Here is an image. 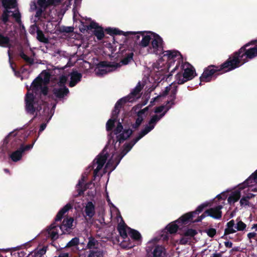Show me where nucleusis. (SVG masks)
Masks as SVG:
<instances>
[{
  "mask_svg": "<svg viewBox=\"0 0 257 257\" xmlns=\"http://www.w3.org/2000/svg\"><path fill=\"white\" fill-rule=\"evenodd\" d=\"M72 208V205L70 203H67L59 211L55 217V222L43 232L47 237L51 238V240L54 241L58 238L59 229L61 230L62 234H64L73 229L74 219L71 217L64 219L61 225L56 224V222L60 221L65 214Z\"/></svg>",
  "mask_w": 257,
  "mask_h": 257,
  "instance_id": "obj_1",
  "label": "nucleus"
},
{
  "mask_svg": "<svg viewBox=\"0 0 257 257\" xmlns=\"http://www.w3.org/2000/svg\"><path fill=\"white\" fill-rule=\"evenodd\" d=\"M43 79L40 76L37 77L32 82L31 88L33 92L37 94V92L43 86ZM26 110L30 114H34L36 112V117L37 113L42 109V104L45 103L43 100L39 101L36 99L33 93L28 92L25 97Z\"/></svg>",
  "mask_w": 257,
  "mask_h": 257,
  "instance_id": "obj_2",
  "label": "nucleus"
},
{
  "mask_svg": "<svg viewBox=\"0 0 257 257\" xmlns=\"http://www.w3.org/2000/svg\"><path fill=\"white\" fill-rule=\"evenodd\" d=\"M253 44L252 41L246 43L229 56L228 59L233 69L238 68L248 62V60H251L257 56V46L247 48L250 45Z\"/></svg>",
  "mask_w": 257,
  "mask_h": 257,
  "instance_id": "obj_3",
  "label": "nucleus"
},
{
  "mask_svg": "<svg viewBox=\"0 0 257 257\" xmlns=\"http://www.w3.org/2000/svg\"><path fill=\"white\" fill-rule=\"evenodd\" d=\"M233 70L234 69L231 63L228 58L220 65H209L204 69L202 74L200 77L199 85H201L202 82H210L214 75H219Z\"/></svg>",
  "mask_w": 257,
  "mask_h": 257,
  "instance_id": "obj_4",
  "label": "nucleus"
},
{
  "mask_svg": "<svg viewBox=\"0 0 257 257\" xmlns=\"http://www.w3.org/2000/svg\"><path fill=\"white\" fill-rule=\"evenodd\" d=\"M133 131L130 128H125L123 129L121 123L118 122L116 127L113 131L110 133V137L108 142L112 143L114 146L115 150H117L116 143H119L117 148L119 147L120 144L123 143L125 140H127L133 134Z\"/></svg>",
  "mask_w": 257,
  "mask_h": 257,
  "instance_id": "obj_5",
  "label": "nucleus"
},
{
  "mask_svg": "<svg viewBox=\"0 0 257 257\" xmlns=\"http://www.w3.org/2000/svg\"><path fill=\"white\" fill-rule=\"evenodd\" d=\"M183 72H178L175 75L176 81L178 84H183L184 83L192 80L196 75L194 67L188 63L181 65Z\"/></svg>",
  "mask_w": 257,
  "mask_h": 257,
  "instance_id": "obj_6",
  "label": "nucleus"
},
{
  "mask_svg": "<svg viewBox=\"0 0 257 257\" xmlns=\"http://www.w3.org/2000/svg\"><path fill=\"white\" fill-rule=\"evenodd\" d=\"M84 30L91 31L92 32H125L120 30L118 28L108 27L105 29L101 26L93 21H91L89 24L83 25ZM126 32H153L151 31H126Z\"/></svg>",
  "mask_w": 257,
  "mask_h": 257,
  "instance_id": "obj_7",
  "label": "nucleus"
},
{
  "mask_svg": "<svg viewBox=\"0 0 257 257\" xmlns=\"http://www.w3.org/2000/svg\"><path fill=\"white\" fill-rule=\"evenodd\" d=\"M107 145L104 147L102 152L97 156L94 161V165L97 164V166L93 171V177L95 179V177L98 175V173L102 168L104 164L109 156V154L107 152Z\"/></svg>",
  "mask_w": 257,
  "mask_h": 257,
  "instance_id": "obj_8",
  "label": "nucleus"
},
{
  "mask_svg": "<svg viewBox=\"0 0 257 257\" xmlns=\"http://www.w3.org/2000/svg\"><path fill=\"white\" fill-rule=\"evenodd\" d=\"M35 141L36 140L34 141L32 144H29L26 146H24L23 144L21 143V140L17 138L15 136L12 137V133H11L4 139V144H7L9 143V142H11L13 148H17L18 145H20V148L23 153H24L25 151L31 150L33 148Z\"/></svg>",
  "mask_w": 257,
  "mask_h": 257,
  "instance_id": "obj_9",
  "label": "nucleus"
},
{
  "mask_svg": "<svg viewBox=\"0 0 257 257\" xmlns=\"http://www.w3.org/2000/svg\"><path fill=\"white\" fill-rule=\"evenodd\" d=\"M146 257H165L166 251L162 245H148L146 248Z\"/></svg>",
  "mask_w": 257,
  "mask_h": 257,
  "instance_id": "obj_10",
  "label": "nucleus"
},
{
  "mask_svg": "<svg viewBox=\"0 0 257 257\" xmlns=\"http://www.w3.org/2000/svg\"><path fill=\"white\" fill-rule=\"evenodd\" d=\"M4 33H0V46L11 48L13 44L18 43V33H9V36H5Z\"/></svg>",
  "mask_w": 257,
  "mask_h": 257,
  "instance_id": "obj_11",
  "label": "nucleus"
},
{
  "mask_svg": "<svg viewBox=\"0 0 257 257\" xmlns=\"http://www.w3.org/2000/svg\"><path fill=\"white\" fill-rule=\"evenodd\" d=\"M182 217L183 215L177 220L168 224L165 228L167 232L170 234L175 233L179 229L182 228L184 225L189 223L188 220L184 221V219Z\"/></svg>",
  "mask_w": 257,
  "mask_h": 257,
  "instance_id": "obj_12",
  "label": "nucleus"
},
{
  "mask_svg": "<svg viewBox=\"0 0 257 257\" xmlns=\"http://www.w3.org/2000/svg\"><path fill=\"white\" fill-rule=\"evenodd\" d=\"M154 34V38L151 42L154 53L157 55H161L163 52V41L162 38L157 33Z\"/></svg>",
  "mask_w": 257,
  "mask_h": 257,
  "instance_id": "obj_13",
  "label": "nucleus"
},
{
  "mask_svg": "<svg viewBox=\"0 0 257 257\" xmlns=\"http://www.w3.org/2000/svg\"><path fill=\"white\" fill-rule=\"evenodd\" d=\"M209 206H210L209 203L205 202L198 206L196 209L194 211L189 212L184 214L183 215L182 217V218L184 219V221H186L187 220H188L189 222H190V221L192 220V218H193L195 215L202 212L205 208Z\"/></svg>",
  "mask_w": 257,
  "mask_h": 257,
  "instance_id": "obj_14",
  "label": "nucleus"
},
{
  "mask_svg": "<svg viewBox=\"0 0 257 257\" xmlns=\"http://www.w3.org/2000/svg\"><path fill=\"white\" fill-rule=\"evenodd\" d=\"M223 206L221 205H217L214 207H211L206 210L208 216L215 219H220L222 217L221 209Z\"/></svg>",
  "mask_w": 257,
  "mask_h": 257,
  "instance_id": "obj_15",
  "label": "nucleus"
},
{
  "mask_svg": "<svg viewBox=\"0 0 257 257\" xmlns=\"http://www.w3.org/2000/svg\"><path fill=\"white\" fill-rule=\"evenodd\" d=\"M53 94L58 99L64 98L69 93V90L67 87H54L52 90Z\"/></svg>",
  "mask_w": 257,
  "mask_h": 257,
  "instance_id": "obj_16",
  "label": "nucleus"
},
{
  "mask_svg": "<svg viewBox=\"0 0 257 257\" xmlns=\"http://www.w3.org/2000/svg\"><path fill=\"white\" fill-rule=\"evenodd\" d=\"M142 87L141 86L140 83H138L137 86L134 89L131 91V92L127 96L124 97L126 98V101L131 102L134 101L136 99L140 97L139 94L141 92Z\"/></svg>",
  "mask_w": 257,
  "mask_h": 257,
  "instance_id": "obj_17",
  "label": "nucleus"
},
{
  "mask_svg": "<svg viewBox=\"0 0 257 257\" xmlns=\"http://www.w3.org/2000/svg\"><path fill=\"white\" fill-rule=\"evenodd\" d=\"M84 212L85 216H84L85 219L90 220L95 214V206L91 201L88 202L85 209Z\"/></svg>",
  "mask_w": 257,
  "mask_h": 257,
  "instance_id": "obj_18",
  "label": "nucleus"
},
{
  "mask_svg": "<svg viewBox=\"0 0 257 257\" xmlns=\"http://www.w3.org/2000/svg\"><path fill=\"white\" fill-rule=\"evenodd\" d=\"M128 228L130 227L126 225L123 220H122V222L118 224L117 229L119 234L122 237V240L121 242L125 241V239H129L126 230V229L128 230Z\"/></svg>",
  "mask_w": 257,
  "mask_h": 257,
  "instance_id": "obj_19",
  "label": "nucleus"
},
{
  "mask_svg": "<svg viewBox=\"0 0 257 257\" xmlns=\"http://www.w3.org/2000/svg\"><path fill=\"white\" fill-rule=\"evenodd\" d=\"M82 75L81 73L77 71H73L70 73V81L69 83V86L73 87L75 86L81 80Z\"/></svg>",
  "mask_w": 257,
  "mask_h": 257,
  "instance_id": "obj_20",
  "label": "nucleus"
},
{
  "mask_svg": "<svg viewBox=\"0 0 257 257\" xmlns=\"http://www.w3.org/2000/svg\"><path fill=\"white\" fill-rule=\"evenodd\" d=\"M257 179V170L253 173L251 176L247 179L242 184H240L239 189H243L246 187L252 186L256 183Z\"/></svg>",
  "mask_w": 257,
  "mask_h": 257,
  "instance_id": "obj_21",
  "label": "nucleus"
},
{
  "mask_svg": "<svg viewBox=\"0 0 257 257\" xmlns=\"http://www.w3.org/2000/svg\"><path fill=\"white\" fill-rule=\"evenodd\" d=\"M87 257H104L105 251L101 247L95 248L88 251Z\"/></svg>",
  "mask_w": 257,
  "mask_h": 257,
  "instance_id": "obj_22",
  "label": "nucleus"
},
{
  "mask_svg": "<svg viewBox=\"0 0 257 257\" xmlns=\"http://www.w3.org/2000/svg\"><path fill=\"white\" fill-rule=\"evenodd\" d=\"M240 186V184L239 185L238 189L232 192L228 197L227 201L229 204H233L240 199L241 197L240 191L242 190L239 189Z\"/></svg>",
  "mask_w": 257,
  "mask_h": 257,
  "instance_id": "obj_23",
  "label": "nucleus"
},
{
  "mask_svg": "<svg viewBox=\"0 0 257 257\" xmlns=\"http://www.w3.org/2000/svg\"><path fill=\"white\" fill-rule=\"evenodd\" d=\"M84 177L83 176L81 180H79V182L76 186L77 191L78 192V194L76 195L77 197L82 195L84 194V192L88 189L85 185H84Z\"/></svg>",
  "mask_w": 257,
  "mask_h": 257,
  "instance_id": "obj_24",
  "label": "nucleus"
},
{
  "mask_svg": "<svg viewBox=\"0 0 257 257\" xmlns=\"http://www.w3.org/2000/svg\"><path fill=\"white\" fill-rule=\"evenodd\" d=\"M101 243L93 237L88 238V242L87 244V247L89 250H92L95 248L99 247Z\"/></svg>",
  "mask_w": 257,
  "mask_h": 257,
  "instance_id": "obj_25",
  "label": "nucleus"
},
{
  "mask_svg": "<svg viewBox=\"0 0 257 257\" xmlns=\"http://www.w3.org/2000/svg\"><path fill=\"white\" fill-rule=\"evenodd\" d=\"M164 57H167L168 60H173L177 56H181L180 53L176 50H163Z\"/></svg>",
  "mask_w": 257,
  "mask_h": 257,
  "instance_id": "obj_26",
  "label": "nucleus"
},
{
  "mask_svg": "<svg viewBox=\"0 0 257 257\" xmlns=\"http://www.w3.org/2000/svg\"><path fill=\"white\" fill-rule=\"evenodd\" d=\"M128 234L131 238L135 241H140L142 240L141 233L135 229L128 228Z\"/></svg>",
  "mask_w": 257,
  "mask_h": 257,
  "instance_id": "obj_27",
  "label": "nucleus"
},
{
  "mask_svg": "<svg viewBox=\"0 0 257 257\" xmlns=\"http://www.w3.org/2000/svg\"><path fill=\"white\" fill-rule=\"evenodd\" d=\"M134 53L130 52L129 50H125V56L122 58L120 62L123 65L128 64L131 61L133 60Z\"/></svg>",
  "mask_w": 257,
  "mask_h": 257,
  "instance_id": "obj_28",
  "label": "nucleus"
},
{
  "mask_svg": "<svg viewBox=\"0 0 257 257\" xmlns=\"http://www.w3.org/2000/svg\"><path fill=\"white\" fill-rule=\"evenodd\" d=\"M119 66V65L117 63L111 65L109 62L106 61H101L98 64V68H105L108 69H110V68H112L111 70L115 69Z\"/></svg>",
  "mask_w": 257,
  "mask_h": 257,
  "instance_id": "obj_29",
  "label": "nucleus"
},
{
  "mask_svg": "<svg viewBox=\"0 0 257 257\" xmlns=\"http://www.w3.org/2000/svg\"><path fill=\"white\" fill-rule=\"evenodd\" d=\"M23 153V152L19 148V149L14 151L11 154L10 158L13 161L15 162H18L22 159Z\"/></svg>",
  "mask_w": 257,
  "mask_h": 257,
  "instance_id": "obj_30",
  "label": "nucleus"
},
{
  "mask_svg": "<svg viewBox=\"0 0 257 257\" xmlns=\"http://www.w3.org/2000/svg\"><path fill=\"white\" fill-rule=\"evenodd\" d=\"M2 2L3 7L8 10L17 6L16 0H2Z\"/></svg>",
  "mask_w": 257,
  "mask_h": 257,
  "instance_id": "obj_31",
  "label": "nucleus"
},
{
  "mask_svg": "<svg viewBox=\"0 0 257 257\" xmlns=\"http://www.w3.org/2000/svg\"><path fill=\"white\" fill-rule=\"evenodd\" d=\"M167 112V110L163 112L162 113H161L160 115H153L151 118L150 119L149 122V125L151 126L153 125L154 126V127H155V124L156 123L162 118L163 117L166 113Z\"/></svg>",
  "mask_w": 257,
  "mask_h": 257,
  "instance_id": "obj_32",
  "label": "nucleus"
},
{
  "mask_svg": "<svg viewBox=\"0 0 257 257\" xmlns=\"http://www.w3.org/2000/svg\"><path fill=\"white\" fill-rule=\"evenodd\" d=\"M170 100L167 101L166 105L167 111L170 108H171L172 105H173L175 104V100L176 99V95L170 93Z\"/></svg>",
  "mask_w": 257,
  "mask_h": 257,
  "instance_id": "obj_33",
  "label": "nucleus"
},
{
  "mask_svg": "<svg viewBox=\"0 0 257 257\" xmlns=\"http://www.w3.org/2000/svg\"><path fill=\"white\" fill-rule=\"evenodd\" d=\"M20 56L24 59L27 63H29L30 65H32L34 63V60L33 58H31L26 55L22 49L21 50L20 52Z\"/></svg>",
  "mask_w": 257,
  "mask_h": 257,
  "instance_id": "obj_34",
  "label": "nucleus"
},
{
  "mask_svg": "<svg viewBox=\"0 0 257 257\" xmlns=\"http://www.w3.org/2000/svg\"><path fill=\"white\" fill-rule=\"evenodd\" d=\"M197 233L198 232L196 230L192 228H189L184 232L183 235L188 237H189V238L190 239L191 237L195 236Z\"/></svg>",
  "mask_w": 257,
  "mask_h": 257,
  "instance_id": "obj_35",
  "label": "nucleus"
},
{
  "mask_svg": "<svg viewBox=\"0 0 257 257\" xmlns=\"http://www.w3.org/2000/svg\"><path fill=\"white\" fill-rule=\"evenodd\" d=\"M48 246H44L41 248L35 251L33 257H42L47 251Z\"/></svg>",
  "mask_w": 257,
  "mask_h": 257,
  "instance_id": "obj_36",
  "label": "nucleus"
},
{
  "mask_svg": "<svg viewBox=\"0 0 257 257\" xmlns=\"http://www.w3.org/2000/svg\"><path fill=\"white\" fill-rule=\"evenodd\" d=\"M116 121L115 118L109 119L106 122V129L108 132L111 131L114 126V124Z\"/></svg>",
  "mask_w": 257,
  "mask_h": 257,
  "instance_id": "obj_37",
  "label": "nucleus"
},
{
  "mask_svg": "<svg viewBox=\"0 0 257 257\" xmlns=\"http://www.w3.org/2000/svg\"><path fill=\"white\" fill-rule=\"evenodd\" d=\"M136 143L134 139L129 143H125L123 146V150L128 153Z\"/></svg>",
  "mask_w": 257,
  "mask_h": 257,
  "instance_id": "obj_38",
  "label": "nucleus"
},
{
  "mask_svg": "<svg viewBox=\"0 0 257 257\" xmlns=\"http://www.w3.org/2000/svg\"><path fill=\"white\" fill-rule=\"evenodd\" d=\"M126 98L123 97L120 99H119L115 104L114 108L120 111V109L122 107L123 104L128 102L126 101Z\"/></svg>",
  "mask_w": 257,
  "mask_h": 257,
  "instance_id": "obj_39",
  "label": "nucleus"
},
{
  "mask_svg": "<svg viewBox=\"0 0 257 257\" xmlns=\"http://www.w3.org/2000/svg\"><path fill=\"white\" fill-rule=\"evenodd\" d=\"M79 243V239L78 237H75L73 238L70 241H69L67 245L65 246L66 247H70L77 245Z\"/></svg>",
  "mask_w": 257,
  "mask_h": 257,
  "instance_id": "obj_40",
  "label": "nucleus"
},
{
  "mask_svg": "<svg viewBox=\"0 0 257 257\" xmlns=\"http://www.w3.org/2000/svg\"><path fill=\"white\" fill-rule=\"evenodd\" d=\"M46 9H44L43 8L40 7L36 11L35 17L37 18L38 19H40L41 18H45V14L44 13V11Z\"/></svg>",
  "mask_w": 257,
  "mask_h": 257,
  "instance_id": "obj_41",
  "label": "nucleus"
},
{
  "mask_svg": "<svg viewBox=\"0 0 257 257\" xmlns=\"http://www.w3.org/2000/svg\"><path fill=\"white\" fill-rule=\"evenodd\" d=\"M37 38L40 42L45 44H48L49 43L48 38L45 36L44 33H37Z\"/></svg>",
  "mask_w": 257,
  "mask_h": 257,
  "instance_id": "obj_42",
  "label": "nucleus"
},
{
  "mask_svg": "<svg viewBox=\"0 0 257 257\" xmlns=\"http://www.w3.org/2000/svg\"><path fill=\"white\" fill-rule=\"evenodd\" d=\"M10 13V11L6 9V10L4 11V12L2 15L1 20L3 22V23L5 24H6L9 21Z\"/></svg>",
  "mask_w": 257,
  "mask_h": 257,
  "instance_id": "obj_43",
  "label": "nucleus"
},
{
  "mask_svg": "<svg viewBox=\"0 0 257 257\" xmlns=\"http://www.w3.org/2000/svg\"><path fill=\"white\" fill-rule=\"evenodd\" d=\"M246 227V225L241 220H240L237 222L236 226H235V228L238 231H243L245 229Z\"/></svg>",
  "mask_w": 257,
  "mask_h": 257,
  "instance_id": "obj_44",
  "label": "nucleus"
},
{
  "mask_svg": "<svg viewBox=\"0 0 257 257\" xmlns=\"http://www.w3.org/2000/svg\"><path fill=\"white\" fill-rule=\"evenodd\" d=\"M67 80V77L65 75H62L60 77L59 80L58 82V85L59 87H66L65 86Z\"/></svg>",
  "mask_w": 257,
  "mask_h": 257,
  "instance_id": "obj_45",
  "label": "nucleus"
},
{
  "mask_svg": "<svg viewBox=\"0 0 257 257\" xmlns=\"http://www.w3.org/2000/svg\"><path fill=\"white\" fill-rule=\"evenodd\" d=\"M151 40V37L149 36H146L143 38L141 41L142 46L147 47L149 45Z\"/></svg>",
  "mask_w": 257,
  "mask_h": 257,
  "instance_id": "obj_46",
  "label": "nucleus"
},
{
  "mask_svg": "<svg viewBox=\"0 0 257 257\" xmlns=\"http://www.w3.org/2000/svg\"><path fill=\"white\" fill-rule=\"evenodd\" d=\"M205 232L210 237H213L216 233V230L215 228H210L209 229L206 230Z\"/></svg>",
  "mask_w": 257,
  "mask_h": 257,
  "instance_id": "obj_47",
  "label": "nucleus"
},
{
  "mask_svg": "<svg viewBox=\"0 0 257 257\" xmlns=\"http://www.w3.org/2000/svg\"><path fill=\"white\" fill-rule=\"evenodd\" d=\"M40 95H43L44 96H47L48 94L49 88L47 86H42L41 89H40Z\"/></svg>",
  "mask_w": 257,
  "mask_h": 257,
  "instance_id": "obj_48",
  "label": "nucleus"
},
{
  "mask_svg": "<svg viewBox=\"0 0 257 257\" xmlns=\"http://www.w3.org/2000/svg\"><path fill=\"white\" fill-rule=\"evenodd\" d=\"M236 231L235 229L233 228V227L230 228L229 227H226V228L224 230V235H228L231 233H234Z\"/></svg>",
  "mask_w": 257,
  "mask_h": 257,
  "instance_id": "obj_49",
  "label": "nucleus"
},
{
  "mask_svg": "<svg viewBox=\"0 0 257 257\" xmlns=\"http://www.w3.org/2000/svg\"><path fill=\"white\" fill-rule=\"evenodd\" d=\"M240 204L241 206H247L249 205V201L246 196L242 197L240 200Z\"/></svg>",
  "mask_w": 257,
  "mask_h": 257,
  "instance_id": "obj_50",
  "label": "nucleus"
},
{
  "mask_svg": "<svg viewBox=\"0 0 257 257\" xmlns=\"http://www.w3.org/2000/svg\"><path fill=\"white\" fill-rule=\"evenodd\" d=\"M13 17L15 18L16 21L20 24L21 22V14L19 11H18L16 13L13 14Z\"/></svg>",
  "mask_w": 257,
  "mask_h": 257,
  "instance_id": "obj_51",
  "label": "nucleus"
},
{
  "mask_svg": "<svg viewBox=\"0 0 257 257\" xmlns=\"http://www.w3.org/2000/svg\"><path fill=\"white\" fill-rule=\"evenodd\" d=\"M137 118L136 120V121L140 123V124H142V123L143 122L144 120L145 115H143L141 113H140V112H137Z\"/></svg>",
  "mask_w": 257,
  "mask_h": 257,
  "instance_id": "obj_52",
  "label": "nucleus"
},
{
  "mask_svg": "<svg viewBox=\"0 0 257 257\" xmlns=\"http://www.w3.org/2000/svg\"><path fill=\"white\" fill-rule=\"evenodd\" d=\"M38 4L40 7L46 9L47 8V1L46 0H38Z\"/></svg>",
  "mask_w": 257,
  "mask_h": 257,
  "instance_id": "obj_53",
  "label": "nucleus"
},
{
  "mask_svg": "<svg viewBox=\"0 0 257 257\" xmlns=\"http://www.w3.org/2000/svg\"><path fill=\"white\" fill-rule=\"evenodd\" d=\"M189 239V237L184 236L180 239L179 243L182 245H185L188 243Z\"/></svg>",
  "mask_w": 257,
  "mask_h": 257,
  "instance_id": "obj_54",
  "label": "nucleus"
},
{
  "mask_svg": "<svg viewBox=\"0 0 257 257\" xmlns=\"http://www.w3.org/2000/svg\"><path fill=\"white\" fill-rule=\"evenodd\" d=\"M98 68V70L96 72V73L98 74H99V75L105 74L107 73V72L108 71H110V69H106V68L105 69H103V68Z\"/></svg>",
  "mask_w": 257,
  "mask_h": 257,
  "instance_id": "obj_55",
  "label": "nucleus"
},
{
  "mask_svg": "<svg viewBox=\"0 0 257 257\" xmlns=\"http://www.w3.org/2000/svg\"><path fill=\"white\" fill-rule=\"evenodd\" d=\"M154 128V126L151 125L148 126L147 125L145 127L144 129L142 130V131L145 134V135H146L148 133H149L151 131H152Z\"/></svg>",
  "mask_w": 257,
  "mask_h": 257,
  "instance_id": "obj_56",
  "label": "nucleus"
},
{
  "mask_svg": "<svg viewBox=\"0 0 257 257\" xmlns=\"http://www.w3.org/2000/svg\"><path fill=\"white\" fill-rule=\"evenodd\" d=\"M114 166V161L112 160V157L108 160L107 162L106 163L105 168H110L111 167V169L113 168V167Z\"/></svg>",
  "mask_w": 257,
  "mask_h": 257,
  "instance_id": "obj_57",
  "label": "nucleus"
},
{
  "mask_svg": "<svg viewBox=\"0 0 257 257\" xmlns=\"http://www.w3.org/2000/svg\"><path fill=\"white\" fill-rule=\"evenodd\" d=\"M145 136V134H144L143 132L141 131L139 133L138 136L134 139V140H135V143H137L141 139H142Z\"/></svg>",
  "mask_w": 257,
  "mask_h": 257,
  "instance_id": "obj_58",
  "label": "nucleus"
},
{
  "mask_svg": "<svg viewBox=\"0 0 257 257\" xmlns=\"http://www.w3.org/2000/svg\"><path fill=\"white\" fill-rule=\"evenodd\" d=\"M97 38L98 40H101L104 37L105 33H93Z\"/></svg>",
  "mask_w": 257,
  "mask_h": 257,
  "instance_id": "obj_59",
  "label": "nucleus"
},
{
  "mask_svg": "<svg viewBox=\"0 0 257 257\" xmlns=\"http://www.w3.org/2000/svg\"><path fill=\"white\" fill-rule=\"evenodd\" d=\"M119 112V111L117 109H116L115 108H114V109L113 110L112 112V117L111 118H115V119H116L118 114Z\"/></svg>",
  "mask_w": 257,
  "mask_h": 257,
  "instance_id": "obj_60",
  "label": "nucleus"
},
{
  "mask_svg": "<svg viewBox=\"0 0 257 257\" xmlns=\"http://www.w3.org/2000/svg\"><path fill=\"white\" fill-rule=\"evenodd\" d=\"M73 27H67L64 28L63 30H60L59 32H74Z\"/></svg>",
  "mask_w": 257,
  "mask_h": 257,
  "instance_id": "obj_61",
  "label": "nucleus"
},
{
  "mask_svg": "<svg viewBox=\"0 0 257 257\" xmlns=\"http://www.w3.org/2000/svg\"><path fill=\"white\" fill-rule=\"evenodd\" d=\"M165 108V106L163 105H161L160 106L156 107L155 110V112L157 113H161L163 111Z\"/></svg>",
  "mask_w": 257,
  "mask_h": 257,
  "instance_id": "obj_62",
  "label": "nucleus"
},
{
  "mask_svg": "<svg viewBox=\"0 0 257 257\" xmlns=\"http://www.w3.org/2000/svg\"><path fill=\"white\" fill-rule=\"evenodd\" d=\"M114 161L115 162V164L114 165V166L113 167V168L111 169V171H113V170L115 169V168L116 167V166L118 165V164L119 163V162H120V161H119V156L117 155L115 159H114Z\"/></svg>",
  "mask_w": 257,
  "mask_h": 257,
  "instance_id": "obj_63",
  "label": "nucleus"
},
{
  "mask_svg": "<svg viewBox=\"0 0 257 257\" xmlns=\"http://www.w3.org/2000/svg\"><path fill=\"white\" fill-rule=\"evenodd\" d=\"M170 90L171 93L176 95L178 90V86L176 85H174L173 86H171V89H170Z\"/></svg>",
  "mask_w": 257,
  "mask_h": 257,
  "instance_id": "obj_64",
  "label": "nucleus"
}]
</instances>
